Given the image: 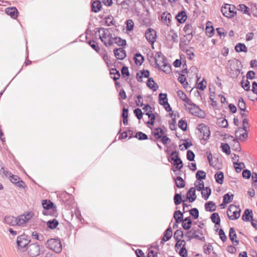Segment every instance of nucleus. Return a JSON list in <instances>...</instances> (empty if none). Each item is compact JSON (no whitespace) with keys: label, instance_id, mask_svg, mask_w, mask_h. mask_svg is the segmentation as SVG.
I'll return each mask as SVG.
<instances>
[{"label":"nucleus","instance_id":"nucleus-1","mask_svg":"<svg viewBox=\"0 0 257 257\" xmlns=\"http://www.w3.org/2000/svg\"><path fill=\"white\" fill-rule=\"evenodd\" d=\"M98 32L100 33L99 39L106 47L111 46L114 44V36H113L112 28H98Z\"/></svg>","mask_w":257,"mask_h":257},{"label":"nucleus","instance_id":"nucleus-2","mask_svg":"<svg viewBox=\"0 0 257 257\" xmlns=\"http://www.w3.org/2000/svg\"><path fill=\"white\" fill-rule=\"evenodd\" d=\"M185 236L188 238V241L193 238H195L202 241H205L202 231L199 229H195L194 228H192L191 230L186 233Z\"/></svg>","mask_w":257,"mask_h":257},{"label":"nucleus","instance_id":"nucleus-3","mask_svg":"<svg viewBox=\"0 0 257 257\" xmlns=\"http://www.w3.org/2000/svg\"><path fill=\"white\" fill-rule=\"evenodd\" d=\"M241 209L239 206L230 204L226 211L227 216L230 220L238 219L240 215Z\"/></svg>","mask_w":257,"mask_h":257},{"label":"nucleus","instance_id":"nucleus-4","mask_svg":"<svg viewBox=\"0 0 257 257\" xmlns=\"http://www.w3.org/2000/svg\"><path fill=\"white\" fill-rule=\"evenodd\" d=\"M46 246L49 249L57 253L61 252L62 249L60 240L55 238L48 240L46 243Z\"/></svg>","mask_w":257,"mask_h":257},{"label":"nucleus","instance_id":"nucleus-5","mask_svg":"<svg viewBox=\"0 0 257 257\" xmlns=\"http://www.w3.org/2000/svg\"><path fill=\"white\" fill-rule=\"evenodd\" d=\"M29 242L30 239L27 235L23 234L18 236L17 244L18 249L21 251H24L27 249V246Z\"/></svg>","mask_w":257,"mask_h":257},{"label":"nucleus","instance_id":"nucleus-6","mask_svg":"<svg viewBox=\"0 0 257 257\" xmlns=\"http://www.w3.org/2000/svg\"><path fill=\"white\" fill-rule=\"evenodd\" d=\"M187 104L188 105V106H187L186 104H185V106L187 107V110H188L192 114L196 116H199L200 117H204V112L202 111L197 105L193 103L191 100L190 102H187Z\"/></svg>","mask_w":257,"mask_h":257},{"label":"nucleus","instance_id":"nucleus-7","mask_svg":"<svg viewBox=\"0 0 257 257\" xmlns=\"http://www.w3.org/2000/svg\"><path fill=\"white\" fill-rule=\"evenodd\" d=\"M235 9L236 8L234 5L225 4L221 7V11L224 16L228 18H231L236 13Z\"/></svg>","mask_w":257,"mask_h":257},{"label":"nucleus","instance_id":"nucleus-8","mask_svg":"<svg viewBox=\"0 0 257 257\" xmlns=\"http://www.w3.org/2000/svg\"><path fill=\"white\" fill-rule=\"evenodd\" d=\"M27 249H28V253L31 257H36L40 254V245L38 243H34L30 244Z\"/></svg>","mask_w":257,"mask_h":257},{"label":"nucleus","instance_id":"nucleus-9","mask_svg":"<svg viewBox=\"0 0 257 257\" xmlns=\"http://www.w3.org/2000/svg\"><path fill=\"white\" fill-rule=\"evenodd\" d=\"M145 37L151 45H154L156 40V32L152 28L147 29L145 32Z\"/></svg>","mask_w":257,"mask_h":257},{"label":"nucleus","instance_id":"nucleus-10","mask_svg":"<svg viewBox=\"0 0 257 257\" xmlns=\"http://www.w3.org/2000/svg\"><path fill=\"white\" fill-rule=\"evenodd\" d=\"M197 129L203 135V138L204 140H208L210 136V132L209 127L204 123H201L197 126Z\"/></svg>","mask_w":257,"mask_h":257},{"label":"nucleus","instance_id":"nucleus-11","mask_svg":"<svg viewBox=\"0 0 257 257\" xmlns=\"http://www.w3.org/2000/svg\"><path fill=\"white\" fill-rule=\"evenodd\" d=\"M171 160L174 162V165L176 166V168L180 170L183 167V162L179 157L178 153L176 151H173L171 154Z\"/></svg>","mask_w":257,"mask_h":257},{"label":"nucleus","instance_id":"nucleus-12","mask_svg":"<svg viewBox=\"0 0 257 257\" xmlns=\"http://www.w3.org/2000/svg\"><path fill=\"white\" fill-rule=\"evenodd\" d=\"M154 60L156 66L158 68H161V65L165 63V61H167V58L161 52H156L154 57Z\"/></svg>","mask_w":257,"mask_h":257},{"label":"nucleus","instance_id":"nucleus-13","mask_svg":"<svg viewBox=\"0 0 257 257\" xmlns=\"http://www.w3.org/2000/svg\"><path fill=\"white\" fill-rule=\"evenodd\" d=\"M229 238L234 245L239 244V240L237 239V235L233 227H230L229 231Z\"/></svg>","mask_w":257,"mask_h":257},{"label":"nucleus","instance_id":"nucleus-14","mask_svg":"<svg viewBox=\"0 0 257 257\" xmlns=\"http://www.w3.org/2000/svg\"><path fill=\"white\" fill-rule=\"evenodd\" d=\"M115 57L118 60H123L126 56L125 51L123 48H116L113 50Z\"/></svg>","mask_w":257,"mask_h":257},{"label":"nucleus","instance_id":"nucleus-15","mask_svg":"<svg viewBox=\"0 0 257 257\" xmlns=\"http://www.w3.org/2000/svg\"><path fill=\"white\" fill-rule=\"evenodd\" d=\"M196 189L194 187H191L187 193V198L190 202H194L196 199Z\"/></svg>","mask_w":257,"mask_h":257},{"label":"nucleus","instance_id":"nucleus-16","mask_svg":"<svg viewBox=\"0 0 257 257\" xmlns=\"http://www.w3.org/2000/svg\"><path fill=\"white\" fill-rule=\"evenodd\" d=\"M5 12L13 19H16L18 17V11L15 7L6 8Z\"/></svg>","mask_w":257,"mask_h":257},{"label":"nucleus","instance_id":"nucleus-17","mask_svg":"<svg viewBox=\"0 0 257 257\" xmlns=\"http://www.w3.org/2000/svg\"><path fill=\"white\" fill-rule=\"evenodd\" d=\"M171 15L168 12H164L161 15V20L162 22L167 26H169L170 25L171 21Z\"/></svg>","mask_w":257,"mask_h":257},{"label":"nucleus","instance_id":"nucleus-18","mask_svg":"<svg viewBox=\"0 0 257 257\" xmlns=\"http://www.w3.org/2000/svg\"><path fill=\"white\" fill-rule=\"evenodd\" d=\"M176 19L178 23L182 24L185 22L187 19V15L185 11L179 12L176 16Z\"/></svg>","mask_w":257,"mask_h":257},{"label":"nucleus","instance_id":"nucleus-19","mask_svg":"<svg viewBox=\"0 0 257 257\" xmlns=\"http://www.w3.org/2000/svg\"><path fill=\"white\" fill-rule=\"evenodd\" d=\"M243 131H239V128L235 131V137L241 141H243L248 137L247 130L244 131V133H241Z\"/></svg>","mask_w":257,"mask_h":257},{"label":"nucleus","instance_id":"nucleus-20","mask_svg":"<svg viewBox=\"0 0 257 257\" xmlns=\"http://www.w3.org/2000/svg\"><path fill=\"white\" fill-rule=\"evenodd\" d=\"M250 218H253L252 212L251 210L246 209L244 210L242 216V219L244 221H249Z\"/></svg>","mask_w":257,"mask_h":257},{"label":"nucleus","instance_id":"nucleus-21","mask_svg":"<svg viewBox=\"0 0 257 257\" xmlns=\"http://www.w3.org/2000/svg\"><path fill=\"white\" fill-rule=\"evenodd\" d=\"M5 222L12 226L16 225L18 224L17 218L13 216H7L5 217Z\"/></svg>","mask_w":257,"mask_h":257},{"label":"nucleus","instance_id":"nucleus-22","mask_svg":"<svg viewBox=\"0 0 257 257\" xmlns=\"http://www.w3.org/2000/svg\"><path fill=\"white\" fill-rule=\"evenodd\" d=\"M147 85L149 88L152 89L154 91L157 90L159 87L157 84L155 82L153 78L151 77L149 78L148 79Z\"/></svg>","mask_w":257,"mask_h":257},{"label":"nucleus","instance_id":"nucleus-23","mask_svg":"<svg viewBox=\"0 0 257 257\" xmlns=\"http://www.w3.org/2000/svg\"><path fill=\"white\" fill-rule=\"evenodd\" d=\"M172 236V229L171 227H169L164 232L162 240L164 242L168 241Z\"/></svg>","mask_w":257,"mask_h":257},{"label":"nucleus","instance_id":"nucleus-24","mask_svg":"<svg viewBox=\"0 0 257 257\" xmlns=\"http://www.w3.org/2000/svg\"><path fill=\"white\" fill-rule=\"evenodd\" d=\"M211 24V23L210 22H208L206 24V34L209 37H211L213 35L214 32V28Z\"/></svg>","mask_w":257,"mask_h":257},{"label":"nucleus","instance_id":"nucleus-25","mask_svg":"<svg viewBox=\"0 0 257 257\" xmlns=\"http://www.w3.org/2000/svg\"><path fill=\"white\" fill-rule=\"evenodd\" d=\"M205 208L206 211L213 212L216 210V206L213 201H208L205 204Z\"/></svg>","mask_w":257,"mask_h":257},{"label":"nucleus","instance_id":"nucleus-26","mask_svg":"<svg viewBox=\"0 0 257 257\" xmlns=\"http://www.w3.org/2000/svg\"><path fill=\"white\" fill-rule=\"evenodd\" d=\"M101 4L99 1H94L91 5V10L94 13L98 12L101 9Z\"/></svg>","mask_w":257,"mask_h":257},{"label":"nucleus","instance_id":"nucleus-27","mask_svg":"<svg viewBox=\"0 0 257 257\" xmlns=\"http://www.w3.org/2000/svg\"><path fill=\"white\" fill-rule=\"evenodd\" d=\"M114 43L117 44L118 46H121L123 48L126 45L125 40L122 39L119 37L114 36Z\"/></svg>","mask_w":257,"mask_h":257},{"label":"nucleus","instance_id":"nucleus-28","mask_svg":"<svg viewBox=\"0 0 257 257\" xmlns=\"http://www.w3.org/2000/svg\"><path fill=\"white\" fill-rule=\"evenodd\" d=\"M216 182L219 184H222L223 183L224 174L222 172H218L214 175Z\"/></svg>","mask_w":257,"mask_h":257},{"label":"nucleus","instance_id":"nucleus-29","mask_svg":"<svg viewBox=\"0 0 257 257\" xmlns=\"http://www.w3.org/2000/svg\"><path fill=\"white\" fill-rule=\"evenodd\" d=\"M159 101L160 104L165 106V104L168 102L167 94L160 93L159 95Z\"/></svg>","mask_w":257,"mask_h":257},{"label":"nucleus","instance_id":"nucleus-30","mask_svg":"<svg viewBox=\"0 0 257 257\" xmlns=\"http://www.w3.org/2000/svg\"><path fill=\"white\" fill-rule=\"evenodd\" d=\"M235 50L237 52H246L247 51V48L244 44L239 43L235 46Z\"/></svg>","mask_w":257,"mask_h":257},{"label":"nucleus","instance_id":"nucleus-31","mask_svg":"<svg viewBox=\"0 0 257 257\" xmlns=\"http://www.w3.org/2000/svg\"><path fill=\"white\" fill-rule=\"evenodd\" d=\"M183 214L180 211L177 210L174 213V218L176 220V223H180L183 220Z\"/></svg>","mask_w":257,"mask_h":257},{"label":"nucleus","instance_id":"nucleus-32","mask_svg":"<svg viewBox=\"0 0 257 257\" xmlns=\"http://www.w3.org/2000/svg\"><path fill=\"white\" fill-rule=\"evenodd\" d=\"M212 222L215 225H220V218L218 213H213L210 217Z\"/></svg>","mask_w":257,"mask_h":257},{"label":"nucleus","instance_id":"nucleus-33","mask_svg":"<svg viewBox=\"0 0 257 257\" xmlns=\"http://www.w3.org/2000/svg\"><path fill=\"white\" fill-rule=\"evenodd\" d=\"M154 136L155 137L156 139H159L162 138L163 135H164V132L162 129L160 127H157L155 128L154 131L153 132Z\"/></svg>","mask_w":257,"mask_h":257},{"label":"nucleus","instance_id":"nucleus-34","mask_svg":"<svg viewBox=\"0 0 257 257\" xmlns=\"http://www.w3.org/2000/svg\"><path fill=\"white\" fill-rule=\"evenodd\" d=\"M177 95L178 97L184 102H190V100L188 98L186 94L182 91L179 90L177 91Z\"/></svg>","mask_w":257,"mask_h":257},{"label":"nucleus","instance_id":"nucleus-35","mask_svg":"<svg viewBox=\"0 0 257 257\" xmlns=\"http://www.w3.org/2000/svg\"><path fill=\"white\" fill-rule=\"evenodd\" d=\"M59 222L55 219L49 220L47 222V227L51 229H55L58 225Z\"/></svg>","mask_w":257,"mask_h":257},{"label":"nucleus","instance_id":"nucleus-36","mask_svg":"<svg viewBox=\"0 0 257 257\" xmlns=\"http://www.w3.org/2000/svg\"><path fill=\"white\" fill-rule=\"evenodd\" d=\"M211 193V189L209 187H206L201 192L202 196L205 200H207L210 195Z\"/></svg>","mask_w":257,"mask_h":257},{"label":"nucleus","instance_id":"nucleus-37","mask_svg":"<svg viewBox=\"0 0 257 257\" xmlns=\"http://www.w3.org/2000/svg\"><path fill=\"white\" fill-rule=\"evenodd\" d=\"M233 199V195L229 193L225 194L223 197V203L228 204L232 201Z\"/></svg>","mask_w":257,"mask_h":257},{"label":"nucleus","instance_id":"nucleus-38","mask_svg":"<svg viewBox=\"0 0 257 257\" xmlns=\"http://www.w3.org/2000/svg\"><path fill=\"white\" fill-rule=\"evenodd\" d=\"M238 107L241 111L244 112L246 110V104L242 97L238 99Z\"/></svg>","mask_w":257,"mask_h":257},{"label":"nucleus","instance_id":"nucleus-39","mask_svg":"<svg viewBox=\"0 0 257 257\" xmlns=\"http://www.w3.org/2000/svg\"><path fill=\"white\" fill-rule=\"evenodd\" d=\"M161 68L162 71H163L166 73H169L171 71V67L170 64H168L167 61H165V63H163L161 65Z\"/></svg>","mask_w":257,"mask_h":257},{"label":"nucleus","instance_id":"nucleus-40","mask_svg":"<svg viewBox=\"0 0 257 257\" xmlns=\"http://www.w3.org/2000/svg\"><path fill=\"white\" fill-rule=\"evenodd\" d=\"M42 205L44 209L48 210L52 208L53 203L50 200H43L42 202Z\"/></svg>","mask_w":257,"mask_h":257},{"label":"nucleus","instance_id":"nucleus-41","mask_svg":"<svg viewBox=\"0 0 257 257\" xmlns=\"http://www.w3.org/2000/svg\"><path fill=\"white\" fill-rule=\"evenodd\" d=\"M176 185L178 188H181L185 186V182L182 177L178 176L175 180Z\"/></svg>","mask_w":257,"mask_h":257},{"label":"nucleus","instance_id":"nucleus-42","mask_svg":"<svg viewBox=\"0 0 257 257\" xmlns=\"http://www.w3.org/2000/svg\"><path fill=\"white\" fill-rule=\"evenodd\" d=\"M18 225H22L28 222V219L23 215H21L17 218Z\"/></svg>","mask_w":257,"mask_h":257},{"label":"nucleus","instance_id":"nucleus-43","mask_svg":"<svg viewBox=\"0 0 257 257\" xmlns=\"http://www.w3.org/2000/svg\"><path fill=\"white\" fill-rule=\"evenodd\" d=\"M144 61V57L140 53L135 55V61L136 64L141 65Z\"/></svg>","mask_w":257,"mask_h":257},{"label":"nucleus","instance_id":"nucleus-44","mask_svg":"<svg viewBox=\"0 0 257 257\" xmlns=\"http://www.w3.org/2000/svg\"><path fill=\"white\" fill-rule=\"evenodd\" d=\"M130 0H116L118 5H121L123 9H127L129 6Z\"/></svg>","mask_w":257,"mask_h":257},{"label":"nucleus","instance_id":"nucleus-45","mask_svg":"<svg viewBox=\"0 0 257 257\" xmlns=\"http://www.w3.org/2000/svg\"><path fill=\"white\" fill-rule=\"evenodd\" d=\"M206 176V173L201 170L198 171L196 174V177L197 180L201 181L205 179Z\"/></svg>","mask_w":257,"mask_h":257},{"label":"nucleus","instance_id":"nucleus-46","mask_svg":"<svg viewBox=\"0 0 257 257\" xmlns=\"http://www.w3.org/2000/svg\"><path fill=\"white\" fill-rule=\"evenodd\" d=\"M146 114L150 118V120L147 122L148 124L153 125L154 124L155 120L156 118V116L154 113L146 112Z\"/></svg>","mask_w":257,"mask_h":257},{"label":"nucleus","instance_id":"nucleus-47","mask_svg":"<svg viewBox=\"0 0 257 257\" xmlns=\"http://www.w3.org/2000/svg\"><path fill=\"white\" fill-rule=\"evenodd\" d=\"M233 166L235 169L236 172H240L242 169L243 167H244V164L243 163H238V162H233Z\"/></svg>","mask_w":257,"mask_h":257},{"label":"nucleus","instance_id":"nucleus-48","mask_svg":"<svg viewBox=\"0 0 257 257\" xmlns=\"http://www.w3.org/2000/svg\"><path fill=\"white\" fill-rule=\"evenodd\" d=\"M126 29L128 31H132L134 29V22L132 19H128L126 21Z\"/></svg>","mask_w":257,"mask_h":257},{"label":"nucleus","instance_id":"nucleus-49","mask_svg":"<svg viewBox=\"0 0 257 257\" xmlns=\"http://www.w3.org/2000/svg\"><path fill=\"white\" fill-rule=\"evenodd\" d=\"M169 36L171 38V40L174 43H178V36L177 33H176L173 30H171L170 34Z\"/></svg>","mask_w":257,"mask_h":257},{"label":"nucleus","instance_id":"nucleus-50","mask_svg":"<svg viewBox=\"0 0 257 257\" xmlns=\"http://www.w3.org/2000/svg\"><path fill=\"white\" fill-rule=\"evenodd\" d=\"M183 236V232L181 229L177 230L174 234V237L176 240H180Z\"/></svg>","mask_w":257,"mask_h":257},{"label":"nucleus","instance_id":"nucleus-51","mask_svg":"<svg viewBox=\"0 0 257 257\" xmlns=\"http://www.w3.org/2000/svg\"><path fill=\"white\" fill-rule=\"evenodd\" d=\"M221 147L223 152L225 153L227 155L230 154V148L228 144L222 143Z\"/></svg>","mask_w":257,"mask_h":257},{"label":"nucleus","instance_id":"nucleus-52","mask_svg":"<svg viewBox=\"0 0 257 257\" xmlns=\"http://www.w3.org/2000/svg\"><path fill=\"white\" fill-rule=\"evenodd\" d=\"M135 137L138 138L139 140H146L148 138V136L146 134L141 132H137L136 134Z\"/></svg>","mask_w":257,"mask_h":257},{"label":"nucleus","instance_id":"nucleus-53","mask_svg":"<svg viewBox=\"0 0 257 257\" xmlns=\"http://www.w3.org/2000/svg\"><path fill=\"white\" fill-rule=\"evenodd\" d=\"M238 10L242 12L243 14H247L249 15V9L245 5L240 4L238 5Z\"/></svg>","mask_w":257,"mask_h":257},{"label":"nucleus","instance_id":"nucleus-54","mask_svg":"<svg viewBox=\"0 0 257 257\" xmlns=\"http://www.w3.org/2000/svg\"><path fill=\"white\" fill-rule=\"evenodd\" d=\"M110 75H117V76H114L112 77V78L115 81L117 80V79H118L119 78V77H120L119 72L115 68H112L110 70Z\"/></svg>","mask_w":257,"mask_h":257},{"label":"nucleus","instance_id":"nucleus-55","mask_svg":"<svg viewBox=\"0 0 257 257\" xmlns=\"http://www.w3.org/2000/svg\"><path fill=\"white\" fill-rule=\"evenodd\" d=\"M218 125L222 127H226L228 125L227 120L225 118H220L218 119Z\"/></svg>","mask_w":257,"mask_h":257},{"label":"nucleus","instance_id":"nucleus-56","mask_svg":"<svg viewBox=\"0 0 257 257\" xmlns=\"http://www.w3.org/2000/svg\"><path fill=\"white\" fill-rule=\"evenodd\" d=\"M189 213L194 219H197L199 217V211L196 208H193L189 210Z\"/></svg>","mask_w":257,"mask_h":257},{"label":"nucleus","instance_id":"nucleus-57","mask_svg":"<svg viewBox=\"0 0 257 257\" xmlns=\"http://www.w3.org/2000/svg\"><path fill=\"white\" fill-rule=\"evenodd\" d=\"M183 30L185 34L190 33L191 34V33H193V27L192 25L190 24H186L183 28Z\"/></svg>","mask_w":257,"mask_h":257},{"label":"nucleus","instance_id":"nucleus-58","mask_svg":"<svg viewBox=\"0 0 257 257\" xmlns=\"http://www.w3.org/2000/svg\"><path fill=\"white\" fill-rule=\"evenodd\" d=\"M88 44L91 46V47L97 52L99 51V48L96 42L93 40H90L88 42Z\"/></svg>","mask_w":257,"mask_h":257},{"label":"nucleus","instance_id":"nucleus-59","mask_svg":"<svg viewBox=\"0 0 257 257\" xmlns=\"http://www.w3.org/2000/svg\"><path fill=\"white\" fill-rule=\"evenodd\" d=\"M241 87L245 90L248 91L250 90V82L246 80L244 81L243 80L240 82Z\"/></svg>","mask_w":257,"mask_h":257},{"label":"nucleus","instance_id":"nucleus-60","mask_svg":"<svg viewBox=\"0 0 257 257\" xmlns=\"http://www.w3.org/2000/svg\"><path fill=\"white\" fill-rule=\"evenodd\" d=\"M174 203L176 205H178L182 202V197L180 194L177 193L174 197Z\"/></svg>","mask_w":257,"mask_h":257},{"label":"nucleus","instance_id":"nucleus-61","mask_svg":"<svg viewBox=\"0 0 257 257\" xmlns=\"http://www.w3.org/2000/svg\"><path fill=\"white\" fill-rule=\"evenodd\" d=\"M32 237L33 238L39 241H42L44 239L43 235L41 234H39L36 231H34L32 233Z\"/></svg>","mask_w":257,"mask_h":257},{"label":"nucleus","instance_id":"nucleus-62","mask_svg":"<svg viewBox=\"0 0 257 257\" xmlns=\"http://www.w3.org/2000/svg\"><path fill=\"white\" fill-rule=\"evenodd\" d=\"M179 127L183 131H186L187 130V124L185 120L180 119L178 122Z\"/></svg>","mask_w":257,"mask_h":257},{"label":"nucleus","instance_id":"nucleus-63","mask_svg":"<svg viewBox=\"0 0 257 257\" xmlns=\"http://www.w3.org/2000/svg\"><path fill=\"white\" fill-rule=\"evenodd\" d=\"M134 113L138 119H141L143 117V113L140 108H137L134 110Z\"/></svg>","mask_w":257,"mask_h":257},{"label":"nucleus","instance_id":"nucleus-64","mask_svg":"<svg viewBox=\"0 0 257 257\" xmlns=\"http://www.w3.org/2000/svg\"><path fill=\"white\" fill-rule=\"evenodd\" d=\"M219 237L223 242H225L227 240V236H226L224 231L222 229H220L218 232Z\"/></svg>","mask_w":257,"mask_h":257}]
</instances>
